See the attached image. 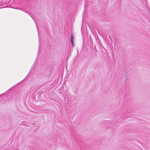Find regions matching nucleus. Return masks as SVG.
Returning <instances> with one entry per match:
<instances>
[{
    "label": "nucleus",
    "instance_id": "nucleus-4",
    "mask_svg": "<svg viewBox=\"0 0 150 150\" xmlns=\"http://www.w3.org/2000/svg\"><path fill=\"white\" fill-rule=\"evenodd\" d=\"M1 6V5H0V6ZM4 8V7H0V8Z\"/></svg>",
    "mask_w": 150,
    "mask_h": 150
},
{
    "label": "nucleus",
    "instance_id": "nucleus-2",
    "mask_svg": "<svg viewBox=\"0 0 150 150\" xmlns=\"http://www.w3.org/2000/svg\"><path fill=\"white\" fill-rule=\"evenodd\" d=\"M148 19L149 20V22L150 23V17H149V18H148Z\"/></svg>",
    "mask_w": 150,
    "mask_h": 150
},
{
    "label": "nucleus",
    "instance_id": "nucleus-6",
    "mask_svg": "<svg viewBox=\"0 0 150 150\" xmlns=\"http://www.w3.org/2000/svg\"><path fill=\"white\" fill-rule=\"evenodd\" d=\"M36 27L37 28V29H38V28H37V25H36Z\"/></svg>",
    "mask_w": 150,
    "mask_h": 150
},
{
    "label": "nucleus",
    "instance_id": "nucleus-1",
    "mask_svg": "<svg viewBox=\"0 0 150 150\" xmlns=\"http://www.w3.org/2000/svg\"><path fill=\"white\" fill-rule=\"evenodd\" d=\"M74 37L72 35H71V44L73 45V46H74V42L73 40L74 39Z\"/></svg>",
    "mask_w": 150,
    "mask_h": 150
},
{
    "label": "nucleus",
    "instance_id": "nucleus-5",
    "mask_svg": "<svg viewBox=\"0 0 150 150\" xmlns=\"http://www.w3.org/2000/svg\"><path fill=\"white\" fill-rule=\"evenodd\" d=\"M38 34H39V33H38ZM38 37H39V35H38Z\"/></svg>",
    "mask_w": 150,
    "mask_h": 150
},
{
    "label": "nucleus",
    "instance_id": "nucleus-7",
    "mask_svg": "<svg viewBox=\"0 0 150 150\" xmlns=\"http://www.w3.org/2000/svg\"><path fill=\"white\" fill-rule=\"evenodd\" d=\"M32 18H33V20H34V19H33V18L32 17Z\"/></svg>",
    "mask_w": 150,
    "mask_h": 150
},
{
    "label": "nucleus",
    "instance_id": "nucleus-3",
    "mask_svg": "<svg viewBox=\"0 0 150 150\" xmlns=\"http://www.w3.org/2000/svg\"><path fill=\"white\" fill-rule=\"evenodd\" d=\"M40 46L39 45V47H38V52H39V50H40Z\"/></svg>",
    "mask_w": 150,
    "mask_h": 150
}]
</instances>
